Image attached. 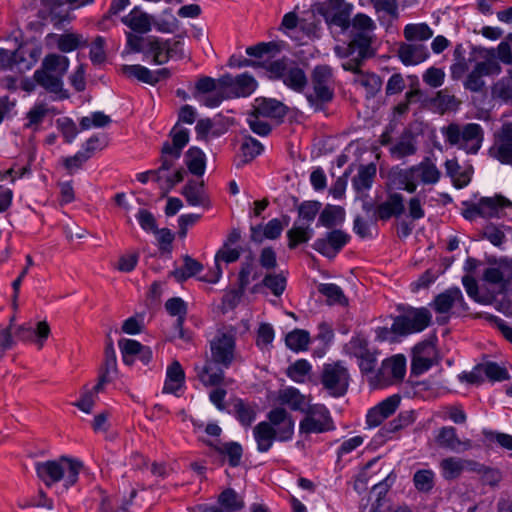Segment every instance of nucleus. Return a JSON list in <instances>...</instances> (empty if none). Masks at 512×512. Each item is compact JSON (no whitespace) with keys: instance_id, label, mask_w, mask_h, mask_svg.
I'll return each instance as SVG.
<instances>
[{"instance_id":"obj_45","label":"nucleus","mask_w":512,"mask_h":512,"mask_svg":"<svg viewBox=\"0 0 512 512\" xmlns=\"http://www.w3.org/2000/svg\"><path fill=\"white\" fill-rule=\"evenodd\" d=\"M183 262L182 267L175 268L171 272L177 282H183L203 270L202 264L188 255L183 258Z\"/></svg>"},{"instance_id":"obj_62","label":"nucleus","mask_w":512,"mask_h":512,"mask_svg":"<svg viewBox=\"0 0 512 512\" xmlns=\"http://www.w3.org/2000/svg\"><path fill=\"white\" fill-rule=\"evenodd\" d=\"M310 371V363L307 360L301 359L288 367L287 375L293 381L303 383Z\"/></svg>"},{"instance_id":"obj_4","label":"nucleus","mask_w":512,"mask_h":512,"mask_svg":"<svg viewBox=\"0 0 512 512\" xmlns=\"http://www.w3.org/2000/svg\"><path fill=\"white\" fill-rule=\"evenodd\" d=\"M446 142L470 154H476L483 142L484 131L478 123L459 125L451 123L441 128Z\"/></svg>"},{"instance_id":"obj_3","label":"nucleus","mask_w":512,"mask_h":512,"mask_svg":"<svg viewBox=\"0 0 512 512\" xmlns=\"http://www.w3.org/2000/svg\"><path fill=\"white\" fill-rule=\"evenodd\" d=\"M81 468V462L67 457H61L58 460L37 462L35 464L37 476L48 487L61 480L64 482L65 488L73 486L78 480Z\"/></svg>"},{"instance_id":"obj_49","label":"nucleus","mask_w":512,"mask_h":512,"mask_svg":"<svg viewBox=\"0 0 512 512\" xmlns=\"http://www.w3.org/2000/svg\"><path fill=\"white\" fill-rule=\"evenodd\" d=\"M404 36L409 42L421 43L430 39L433 31L426 23L408 24L404 28Z\"/></svg>"},{"instance_id":"obj_25","label":"nucleus","mask_w":512,"mask_h":512,"mask_svg":"<svg viewBox=\"0 0 512 512\" xmlns=\"http://www.w3.org/2000/svg\"><path fill=\"white\" fill-rule=\"evenodd\" d=\"M398 55L403 64L417 65L428 58L429 51L423 43L410 42L399 47Z\"/></svg>"},{"instance_id":"obj_6","label":"nucleus","mask_w":512,"mask_h":512,"mask_svg":"<svg viewBox=\"0 0 512 512\" xmlns=\"http://www.w3.org/2000/svg\"><path fill=\"white\" fill-rule=\"evenodd\" d=\"M432 314L425 308H408L397 316L392 324L395 334L406 336L424 331L431 323Z\"/></svg>"},{"instance_id":"obj_20","label":"nucleus","mask_w":512,"mask_h":512,"mask_svg":"<svg viewBox=\"0 0 512 512\" xmlns=\"http://www.w3.org/2000/svg\"><path fill=\"white\" fill-rule=\"evenodd\" d=\"M386 184L391 189L403 190L411 194L416 192L417 188L412 166L407 168L393 166L388 171Z\"/></svg>"},{"instance_id":"obj_29","label":"nucleus","mask_w":512,"mask_h":512,"mask_svg":"<svg viewBox=\"0 0 512 512\" xmlns=\"http://www.w3.org/2000/svg\"><path fill=\"white\" fill-rule=\"evenodd\" d=\"M390 155L395 160H402L406 157L413 156L417 152V144L415 137L410 133H404L401 137L390 146Z\"/></svg>"},{"instance_id":"obj_40","label":"nucleus","mask_w":512,"mask_h":512,"mask_svg":"<svg viewBox=\"0 0 512 512\" xmlns=\"http://www.w3.org/2000/svg\"><path fill=\"white\" fill-rule=\"evenodd\" d=\"M219 507H216L217 512H238L244 507V502L241 497L233 490H224L218 498Z\"/></svg>"},{"instance_id":"obj_14","label":"nucleus","mask_w":512,"mask_h":512,"mask_svg":"<svg viewBox=\"0 0 512 512\" xmlns=\"http://www.w3.org/2000/svg\"><path fill=\"white\" fill-rule=\"evenodd\" d=\"M170 137L171 142L167 141L163 144L161 158L164 160V166L173 167L189 142V130L177 123L170 131Z\"/></svg>"},{"instance_id":"obj_41","label":"nucleus","mask_w":512,"mask_h":512,"mask_svg":"<svg viewBox=\"0 0 512 512\" xmlns=\"http://www.w3.org/2000/svg\"><path fill=\"white\" fill-rule=\"evenodd\" d=\"M314 234L311 226L295 221L293 227L287 232L288 247L295 248L300 243L308 242Z\"/></svg>"},{"instance_id":"obj_37","label":"nucleus","mask_w":512,"mask_h":512,"mask_svg":"<svg viewBox=\"0 0 512 512\" xmlns=\"http://www.w3.org/2000/svg\"><path fill=\"white\" fill-rule=\"evenodd\" d=\"M239 257L240 251L236 248H230L228 243H225L224 246L215 255V270L212 272L213 276L211 278H206V281L210 283L218 282L222 275L220 262L223 261L225 263H233L236 262Z\"/></svg>"},{"instance_id":"obj_1","label":"nucleus","mask_w":512,"mask_h":512,"mask_svg":"<svg viewBox=\"0 0 512 512\" xmlns=\"http://www.w3.org/2000/svg\"><path fill=\"white\" fill-rule=\"evenodd\" d=\"M236 358L234 334L219 331L210 341V357L203 365H194L198 380L204 386L221 385L224 382V370L228 369Z\"/></svg>"},{"instance_id":"obj_53","label":"nucleus","mask_w":512,"mask_h":512,"mask_svg":"<svg viewBox=\"0 0 512 512\" xmlns=\"http://www.w3.org/2000/svg\"><path fill=\"white\" fill-rule=\"evenodd\" d=\"M57 38V47L64 53L72 52L81 46H85L87 41L80 34L65 33L55 35Z\"/></svg>"},{"instance_id":"obj_10","label":"nucleus","mask_w":512,"mask_h":512,"mask_svg":"<svg viewBox=\"0 0 512 512\" xmlns=\"http://www.w3.org/2000/svg\"><path fill=\"white\" fill-rule=\"evenodd\" d=\"M268 70L284 84L296 92H301L307 85L303 69L289 59H280L269 64Z\"/></svg>"},{"instance_id":"obj_56","label":"nucleus","mask_w":512,"mask_h":512,"mask_svg":"<svg viewBox=\"0 0 512 512\" xmlns=\"http://www.w3.org/2000/svg\"><path fill=\"white\" fill-rule=\"evenodd\" d=\"M321 203L318 201H304L298 207V219L300 223L311 226V223L320 212Z\"/></svg>"},{"instance_id":"obj_44","label":"nucleus","mask_w":512,"mask_h":512,"mask_svg":"<svg viewBox=\"0 0 512 512\" xmlns=\"http://www.w3.org/2000/svg\"><path fill=\"white\" fill-rule=\"evenodd\" d=\"M441 475L445 480L451 481L459 478L464 472L463 458L447 457L439 463Z\"/></svg>"},{"instance_id":"obj_19","label":"nucleus","mask_w":512,"mask_h":512,"mask_svg":"<svg viewBox=\"0 0 512 512\" xmlns=\"http://www.w3.org/2000/svg\"><path fill=\"white\" fill-rule=\"evenodd\" d=\"M59 110L44 101H37L26 113L24 128L38 132L46 118L59 114Z\"/></svg>"},{"instance_id":"obj_21","label":"nucleus","mask_w":512,"mask_h":512,"mask_svg":"<svg viewBox=\"0 0 512 512\" xmlns=\"http://www.w3.org/2000/svg\"><path fill=\"white\" fill-rule=\"evenodd\" d=\"M490 154L502 164L512 166V124L503 126Z\"/></svg>"},{"instance_id":"obj_33","label":"nucleus","mask_w":512,"mask_h":512,"mask_svg":"<svg viewBox=\"0 0 512 512\" xmlns=\"http://www.w3.org/2000/svg\"><path fill=\"white\" fill-rule=\"evenodd\" d=\"M253 436L257 444V451L260 453L268 452L272 448L274 441H277L274 430L265 421L259 422L253 428Z\"/></svg>"},{"instance_id":"obj_42","label":"nucleus","mask_w":512,"mask_h":512,"mask_svg":"<svg viewBox=\"0 0 512 512\" xmlns=\"http://www.w3.org/2000/svg\"><path fill=\"white\" fill-rule=\"evenodd\" d=\"M444 165L447 175L452 179L456 188L461 189L469 184L471 173L468 170H462L457 160H446Z\"/></svg>"},{"instance_id":"obj_7","label":"nucleus","mask_w":512,"mask_h":512,"mask_svg":"<svg viewBox=\"0 0 512 512\" xmlns=\"http://www.w3.org/2000/svg\"><path fill=\"white\" fill-rule=\"evenodd\" d=\"M502 71L494 49L486 50L485 59L477 62L472 71L467 75L463 86L466 90L477 93L485 88V76L499 75Z\"/></svg>"},{"instance_id":"obj_57","label":"nucleus","mask_w":512,"mask_h":512,"mask_svg":"<svg viewBox=\"0 0 512 512\" xmlns=\"http://www.w3.org/2000/svg\"><path fill=\"white\" fill-rule=\"evenodd\" d=\"M373 349L369 347L368 340L362 335H356L350 339L345 345L347 354L354 356L357 359L367 355Z\"/></svg>"},{"instance_id":"obj_8","label":"nucleus","mask_w":512,"mask_h":512,"mask_svg":"<svg viewBox=\"0 0 512 512\" xmlns=\"http://www.w3.org/2000/svg\"><path fill=\"white\" fill-rule=\"evenodd\" d=\"M299 423L300 434H319L335 429L329 410L323 404L309 405Z\"/></svg>"},{"instance_id":"obj_52","label":"nucleus","mask_w":512,"mask_h":512,"mask_svg":"<svg viewBox=\"0 0 512 512\" xmlns=\"http://www.w3.org/2000/svg\"><path fill=\"white\" fill-rule=\"evenodd\" d=\"M285 342L292 351H305L308 349L310 335L305 330L295 329L286 335Z\"/></svg>"},{"instance_id":"obj_11","label":"nucleus","mask_w":512,"mask_h":512,"mask_svg":"<svg viewBox=\"0 0 512 512\" xmlns=\"http://www.w3.org/2000/svg\"><path fill=\"white\" fill-rule=\"evenodd\" d=\"M220 91L229 97H247L257 88L255 78L247 72L236 77L225 74L218 79Z\"/></svg>"},{"instance_id":"obj_38","label":"nucleus","mask_w":512,"mask_h":512,"mask_svg":"<svg viewBox=\"0 0 512 512\" xmlns=\"http://www.w3.org/2000/svg\"><path fill=\"white\" fill-rule=\"evenodd\" d=\"M185 373L178 361L172 362L166 371L164 393H176L184 384Z\"/></svg>"},{"instance_id":"obj_9","label":"nucleus","mask_w":512,"mask_h":512,"mask_svg":"<svg viewBox=\"0 0 512 512\" xmlns=\"http://www.w3.org/2000/svg\"><path fill=\"white\" fill-rule=\"evenodd\" d=\"M348 369L341 362L325 364L321 373V383L332 397H342L349 386Z\"/></svg>"},{"instance_id":"obj_17","label":"nucleus","mask_w":512,"mask_h":512,"mask_svg":"<svg viewBox=\"0 0 512 512\" xmlns=\"http://www.w3.org/2000/svg\"><path fill=\"white\" fill-rule=\"evenodd\" d=\"M350 235L342 230H332L314 241L312 247L327 258H334L349 242Z\"/></svg>"},{"instance_id":"obj_36","label":"nucleus","mask_w":512,"mask_h":512,"mask_svg":"<svg viewBox=\"0 0 512 512\" xmlns=\"http://www.w3.org/2000/svg\"><path fill=\"white\" fill-rule=\"evenodd\" d=\"M376 165L373 163L361 165L357 174L352 179L353 188L358 193H364L370 190L376 176Z\"/></svg>"},{"instance_id":"obj_46","label":"nucleus","mask_w":512,"mask_h":512,"mask_svg":"<svg viewBox=\"0 0 512 512\" xmlns=\"http://www.w3.org/2000/svg\"><path fill=\"white\" fill-rule=\"evenodd\" d=\"M483 280L493 286V293L503 294L507 291L508 281L505 280L504 274L500 268L489 267L483 273Z\"/></svg>"},{"instance_id":"obj_61","label":"nucleus","mask_w":512,"mask_h":512,"mask_svg":"<svg viewBox=\"0 0 512 512\" xmlns=\"http://www.w3.org/2000/svg\"><path fill=\"white\" fill-rule=\"evenodd\" d=\"M216 450L220 454L228 456L230 466L236 467L239 465L243 453L242 447L239 443L228 442L223 444L222 446H217Z\"/></svg>"},{"instance_id":"obj_39","label":"nucleus","mask_w":512,"mask_h":512,"mask_svg":"<svg viewBox=\"0 0 512 512\" xmlns=\"http://www.w3.org/2000/svg\"><path fill=\"white\" fill-rule=\"evenodd\" d=\"M147 47V53L152 55L155 64L161 65L169 61L168 40L151 36L147 38Z\"/></svg>"},{"instance_id":"obj_22","label":"nucleus","mask_w":512,"mask_h":512,"mask_svg":"<svg viewBox=\"0 0 512 512\" xmlns=\"http://www.w3.org/2000/svg\"><path fill=\"white\" fill-rule=\"evenodd\" d=\"M416 188L418 185L434 186L441 179V171L437 165L429 158H424L418 164L412 165Z\"/></svg>"},{"instance_id":"obj_50","label":"nucleus","mask_w":512,"mask_h":512,"mask_svg":"<svg viewBox=\"0 0 512 512\" xmlns=\"http://www.w3.org/2000/svg\"><path fill=\"white\" fill-rule=\"evenodd\" d=\"M165 308L171 316H177L176 328L179 330V336L183 338L182 326L187 313L185 302L178 297L170 298L166 301Z\"/></svg>"},{"instance_id":"obj_30","label":"nucleus","mask_w":512,"mask_h":512,"mask_svg":"<svg viewBox=\"0 0 512 512\" xmlns=\"http://www.w3.org/2000/svg\"><path fill=\"white\" fill-rule=\"evenodd\" d=\"M480 217H499L502 208H512V202L503 196L483 197L479 200Z\"/></svg>"},{"instance_id":"obj_55","label":"nucleus","mask_w":512,"mask_h":512,"mask_svg":"<svg viewBox=\"0 0 512 512\" xmlns=\"http://www.w3.org/2000/svg\"><path fill=\"white\" fill-rule=\"evenodd\" d=\"M121 72L127 77H133L143 83L155 85V79L153 78L154 74H152V71L145 66L139 64L123 65L121 67Z\"/></svg>"},{"instance_id":"obj_5","label":"nucleus","mask_w":512,"mask_h":512,"mask_svg":"<svg viewBox=\"0 0 512 512\" xmlns=\"http://www.w3.org/2000/svg\"><path fill=\"white\" fill-rule=\"evenodd\" d=\"M312 91H308L305 96L310 106L315 110H321L324 104L333 99L332 70L327 65L316 66L313 70Z\"/></svg>"},{"instance_id":"obj_51","label":"nucleus","mask_w":512,"mask_h":512,"mask_svg":"<svg viewBox=\"0 0 512 512\" xmlns=\"http://www.w3.org/2000/svg\"><path fill=\"white\" fill-rule=\"evenodd\" d=\"M185 162L189 171L197 176L205 172V154L197 147H191L186 152Z\"/></svg>"},{"instance_id":"obj_64","label":"nucleus","mask_w":512,"mask_h":512,"mask_svg":"<svg viewBox=\"0 0 512 512\" xmlns=\"http://www.w3.org/2000/svg\"><path fill=\"white\" fill-rule=\"evenodd\" d=\"M482 434L488 442L496 443L500 447L512 451V435L483 429Z\"/></svg>"},{"instance_id":"obj_32","label":"nucleus","mask_w":512,"mask_h":512,"mask_svg":"<svg viewBox=\"0 0 512 512\" xmlns=\"http://www.w3.org/2000/svg\"><path fill=\"white\" fill-rule=\"evenodd\" d=\"M286 285L287 278L283 272L277 274L267 273L260 283L255 284L252 287L251 292L258 293L262 287H265L269 289L274 296L280 297L284 293Z\"/></svg>"},{"instance_id":"obj_43","label":"nucleus","mask_w":512,"mask_h":512,"mask_svg":"<svg viewBox=\"0 0 512 512\" xmlns=\"http://www.w3.org/2000/svg\"><path fill=\"white\" fill-rule=\"evenodd\" d=\"M345 212L340 206L327 205L320 213L318 218V226L332 228L342 223L344 220Z\"/></svg>"},{"instance_id":"obj_15","label":"nucleus","mask_w":512,"mask_h":512,"mask_svg":"<svg viewBox=\"0 0 512 512\" xmlns=\"http://www.w3.org/2000/svg\"><path fill=\"white\" fill-rule=\"evenodd\" d=\"M351 5L344 0H329L326 6L320 8L319 12L324 17L326 23L332 27H339L342 31L350 27Z\"/></svg>"},{"instance_id":"obj_48","label":"nucleus","mask_w":512,"mask_h":512,"mask_svg":"<svg viewBox=\"0 0 512 512\" xmlns=\"http://www.w3.org/2000/svg\"><path fill=\"white\" fill-rule=\"evenodd\" d=\"M435 472L431 469H419L413 475V484L420 493L429 494L435 486Z\"/></svg>"},{"instance_id":"obj_60","label":"nucleus","mask_w":512,"mask_h":512,"mask_svg":"<svg viewBox=\"0 0 512 512\" xmlns=\"http://www.w3.org/2000/svg\"><path fill=\"white\" fill-rule=\"evenodd\" d=\"M130 4V0H112L108 12L102 17L98 26L101 30H107L111 25H115L112 16L119 14Z\"/></svg>"},{"instance_id":"obj_47","label":"nucleus","mask_w":512,"mask_h":512,"mask_svg":"<svg viewBox=\"0 0 512 512\" xmlns=\"http://www.w3.org/2000/svg\"><path fill=\"white\" fill-rule=\"evenodd\" d=\"M171 168L163 169L156 177V182L159 184L160 189L164 191V194H167L176 184L184 179L185 171L183 169H178L171 173L169 172Z\"/></svg>"},{"instance_id":"obj_59","label":"nucleus","mask_w":512,"mask_h":512,"mask_svg":"<svg viewBox=\"0 0 512 512\" xmlns=\"http://www.w3.org/2000/svg\"><path fill=\"white\" fill-rule=\"evenodd\" d=\"M240 150L244 158L242 164H245L260 155L263 151V146L257 139L247 136L241 144Z\"/></svg>"},{"instance_id":"obj_13","label":"nucleus","mask_w":512,"mask_h":512,"mask_svg":"<svg viewBox=\"0 0 512 512\" xmlns=\"http://www.w3.org/2000/svg\"><path fill=\"white\" fill-rule=\"evenodd\" d=\"M266 418L265 422L274 430L277 441L287 442L292 440L295 422L290 413L282 407H276L267 413Z\"/></svg>"},{"instance_id":"obj_63","label":"nucleus","mask_w":512,"mask_h":512,"mask_svg":"<svg viewBox=\"0 0 512 512\" xmlns=\"http://www.w3.org/2000/svg\"><path fill=\"white\" fill-rule=\"evenodd\" d=\"M111 122V119L108 115L103 112L97 111L93 112L89 116L82 117L80 120V126L83 130H88L93 127L101 128L107 126Z\"/></svg>"},{"instance_id":"obj_28","label":"nucleus","mask_w":512,"mask_h":512,"mask_svg":"<svg viewBox=\"0 0 512 512\" xmlns=\"http://www.w3.org/2000/svg\"><path fill=\"white\" fill-rule=\"evenodd\" d=\"M121 22L140 34L151 30V17L138 7H134L126 16H123Z\"/></svg>"},{"instance_id":"obj_54","label":"nucleus","mask_w":512,"mask_h":512,"mask_svg":"<svg viewBox=\"0 0 512 512\" xmlns=\"http://www.w3.org/2000/svg\"><path fill=\"white\" fill-rule=\"evenodd\" d=\"M318 290L327 298V302L330 305L338 304L344 306L348 303L343 290L334 283L320 284Z\"/></svg>"},{"instance_id":"obj_24","label":"nucleus","mask_w":512,"mask_h":512,"mask_svg":"<svg viewBox=\"0 0 512 512\" xmlns=\"http://www.w3.org/2000/svg\"><path fill=\"white\" fill-rule=\"evenodd\" d=\"M431 306L439 314H447L454 307L466 309L463 294L458 287L449 288L437 295Z\"/></svg>"},{"instance_id":"obj_35","label":"nucleus","mask_w":512,"mask_h":512,"mask_svg":"<svg viewBox=\"0 0 512 512\" xmlns=\"http://www.w3.org/2000/svg\"><path fill=\"white\" fill-rule=\"evenodd\" d=\"M182 195L191 206L209 207V198L204 189V183H197L194 181L188 182L183 190Z\"/></svg>"},{"instance_id":"obj_58","label":"nucleus","mask_w":512,"mask_h":512,"mask_svg":"<svg viewBox=\"0 0 512 512\" xmlns=\"http://www.w3.org/2000/svg\"><path fill=\"white\" fill-rule=\"evenodd\" d=\"M234 410L237 420L243 426H250L256 418V410L253 406L238 399L234 403Z\"/></svg>"},{"instance_id":"obj_26","label":"nucleus","mask_w":512,"mask_h":512,"mask_svg":"<svg viewBox=\"0 0 512 512\" xmlns=\"http://www.w3.org/2000/svg\"><path fill=\"white\" fill-rule=\"evenodd\" d=\"M253 110L263 118L282 119L287 114V107L275 99H255Z\"/></svg>"},{"instance_id":"obj_12","label":"nucleus","mask_w":512,"mask_h":512,"mask_svg":"<svg viewBox=\"0 0 512 512\" xmlns=\"http://www.w3.org/2000/svg\"><path fill=\"white\" fill-rule=\"evenodd\" d=\"M406 373V359L403 355H395L385 359L379 370L374 375L377 385L384 387L403 380Z\"/></svg>"},{"instance_id":"obj_31","label":"nucleus","mask_w":512,"mask_h":512,"mask_svg":"<svg viewBox=\"0 0 512 512\" xmlns=\"http://www.w3.org/2000/svg\"><path fill=\"white\" fill-rule=\"evenodd\" d=\"M278 400L281 405L288 406L293 411L304 413L309 406L305 395L294 387H287L279 391Z\"/></svg>"},{"instance_id":"obj_23","label":"nucleus","mask_w":512,"mask_h":512,"mask_svg":"<svg viewBox=\"0 0 512 512\" xmlns=\"http://www.w3.org/2000/svg\"><path fill=\"white\" fill-rule=\"evenodd\" d=\"M405 199L399 192H391L386 199L377 205L375 215L377 219L387 221L392 217H400L405 211Z\"/></svg>"},{"instance_id":"obj_27","label":"nucleus","mask_w":512,"mask_h":512,"mask_svg":"<svg viewBox=\"0 0 512 512\" xmlns=\"http://www.w3.org/2000/svg\"><path fill=\"white\" fill-rule=\"evenodd\" d=\"M16 337L22 341H31L37 336V344L39 348H42L44 340H46L50 334V328L47 322L41 321L37 323L36 328L30 324L21 325L16 330Z\"/></svg>"},{"instance_id":"obj_16","label":"nucleus","mask_w":512,"mask_h":512,"mask_svg":"<svg viewBox=\"0 0 512 512\" xmlns=\"http://www.w3.org/2000/svg\"><path fill=\"white\" fill-rule=\"evenodd\" d=\"M435 441L439 447L455 453H463L478 447L471 439H460L453 426L441 427L435 436Z\"/></svg>"},{"instance_id":"obj_34","label":"nucleus","mask_w":512,"mask_h":512,"mask_svg":"<svg viewBox=\"0 0 512 512\" xmlns=\"http://www.w3.org/2000/svg\"><path fill=\"white\" fill-rule=\"evenodd\" d=\"M349 32L351 37L349 49L352 52H357L358 57L361 59L367 57L371 45L373 31H366L363 29L356 31L353 28H350Z\"/></svg>"},{"instance_id":"obj_2","label":"nucleus","mask_w":512,"mask_h":512,"mask_svg":"<svg viewBox=\"0 0 512 512\" xmlns=\"http://www.w3.org/2000/svg\"><path fill=\"white\" fill-rule=\"evenodd\" d=\"M69 59L59 54H48L44 57L41 68L34 72L35 81L50 93L60 94L61 99L68 97L63 90L62 78L69 68Z\"/></svg>"},{"instance_id":"obj_18","label":"nucleus","mask_w":512,"mask_h":512,"mask_svg":"<svg viewBox=\"0 0 512 512\" xmlns=\"http://www.w3.org/2000/svg\"><path fill=\"white\" fill-rule=\"evenodd\" d=\"M401 398L398 395H392L378 403L368 410L366 423L368 427L379 426L385 419L390 417L398 408Z\"/></svg>"}]
</instances>
